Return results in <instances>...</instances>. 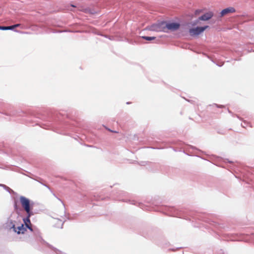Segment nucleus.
<instances>
[{
  "instance_id": "nucleus-1",
  "label": "nucleus",
  "mask_w": 254,
  "mask_h": 254,
  "mask_svg": "<svg viewBox=\"0 0 254 254\" xmlns=\"http://www.w3.org/2000/svg\"><path fill=\"white\" fill-rule=\"evenodd\" d=\"M19 200L22 208L26 211L27 214L28 215V217H30L33 214L31 212L29 199L24 196H21L19 198Z\"/></svg>"
},
{
  "instance_id": "nucleus-2",
  "label": "nucleus",
  "mask_w": 254,
  "mask_h": 254,
  "mask_svg": "<svg viewBox=\"0 0 254 254\" xmlns=\"http://www.w3.org/2000/svg\"><path fill=\"white\" fill-rule=\"evenodd\" d=\"M208 27V26H205L204 27H197L194 28H191L189 30V33L191 36H197L203 32Z\"/></svg>"
},
{
  "instance_id": "nucleus-3",
  "label": "nucleus",
  "mask_w": 254,
  "mask_h": 254,
  "mask_svg": "<svg viewBox=\"0 0 254 254\" xmlns=\"http://www.w3.org/2000/svg\"><path fill=\"white\" fill-rule=\"evenodd\" d=\"M150 29L157 32L163 31L167 32L165 27V22H164L151 25Z\"/></svg>"
},
{
  "instance_id": "nucleus-4",
  "label": "nucleus",
  "mask_w": 254,
  "mask_h": 254,
  "mask_svg": "<svg viewBox=\"0 0 254 254\" xmlns=\"http://www.w3.org/2000/svg\"><path fill=\"white\" fill-rule=\"evenodd\" d=\"M13 230L17 233L18 234H24V232L26 231V228L24 226L23 224H21L19 226H15L13 225L11 228Z\"/></svg>"
},
{
  "instance_id": "nucleus-5",
  "label": "nucleus",
  "mask_w": 254,
  "mask_h": 254,
  "mask_svg": "<svg viewBox=\"0 0 254 254\" xmlns=\"http://www.w3.org/2000/svg\"><path fill=\"white\" fill-rule=\"evenodd\" d=\"M166 30L167 31L168 30L172 31L176 30L180 27V24L177 23H166L165 22Z\"/></svg>"
},
{
  "instance_id": "nucleus-6",
  "label": "nucleus",
  "mask_w": 254,
  "mask_h": 254,
  "mask_svg": "<svg viewBox=\"0 0 254 254\" xmlns=\"http://www.w3.org/2000/svg\"><path fill=\"white\" fill-rule=\"evenodd\" d=\"M213 16V14L212 12H207L202 16H200L197 22L194 23L193 25L196 24L199 20L206 21L208 20Z\"/></svg>"
},
{
  "instance_id": "nucleus-7",
  "label": "nucleus",
  "mask_w": 254,
  "mask_h": 254,
  "mask_svg": "<svg viewBox=\"0 0 254 254\" xmlns=\"http://www.w3.org/2000/svg\"><path fill=\"white\" fill-rule=\"evenodd\" d=\"M236 12V9L233 7H229L223 9L221 13V16L222 17L229 13H234Z\"/></svg>"
},
{
  "instance_id": "nucleus-8",
  "label": "nucleus",
  "mask_w": 254,
  "mask_h": 254,
  "mask_svg": "<svg viewBox=\"0 0 254 254\" xmlns=\"http://www.w3.org/2000/svg\"><path fill=\"white\" fill-rule=\"evenodd\" d=\"M29 217H28V215H27V218L24 219V221L26 226L25 227L28 228L31 231H33V229L32 228V225L31 224Z\"/></svg>"
},
{
  "instance_id": "nucleus-9",
  "label": "nucleus",
  "mask_w": 254,
  "mask_h": 254,
  "mask_svg": "<svg viewBox=\"0 0 254 254\" xmlns=\"http://www.w3.org/2000/svg\"><path fill=\"white\" fill-rule=\"evenodd\" d=\"M142 38L146 40L151 41L155 39V37L143 36Z\"/></svg>"
},
{
  "instance_id": "nucleus-10",
  "label": "nucleus",
  "mask_w": 254,
  "mask_h": 254,
  "mask_svg": "<svg viewBox=\"0 0 254 254\" xmlns=\"http://www.w3.org/2000/svg\"><path fill=\"white\" fill-rule=\"evenodd\" d=\"M1 30H12V27L11 26H1Z\"/></svg>"
},
{
  "instance_id": "nucleus-11",
  "label": "nucleus",
  "mask_w": 254,
  "mask_h": 254,
  "mask_svg": "<svg viewBox=\"0 0 254 254\" xmlns=\"http://www.w3.org/2000/svg\"><path fill=\"white\" fill-rule=\"evenodd\" d=\"M20 24H15V25H12L11 27H12V29H13L15 28H16V27H18L20 26Z\"/></svg>"
},
{
  "instance_id": "nucleus-12",
  "label": "nucleus",
  "mask_w": 254,
  "mask_h": 254,
  "mask_svg": "<svg viewBox=\"0 0 254 254\" xmlns=\"http://www.w3.org/2000/svg\"><path fill=\"white\" fill-rule=\"evenodd\" d=\"M0 186H1V187H2L3 188H5V189H7V190H8V191H9L10 190H10V189L9 188L7 187H6L5 185H2V184H1V185H0Z\"/></svg>"
},
{
  "instance_id": "nucleus-13",
  "label": "nucleus",
  "mask_w": 254,
  "mask_h": 254,
  "mask_svg": "<svg viewBox=\"0 0 254 254\" xmlns=\"http://www.w3.org/2000/svg\"><path fill=\"white\" fill-rule=\"evenodd\" d=\"M200 12H201V10H195L194 14L195 15H197L199 14Z\"/></svg>"
},
{
  "instance_id": "nucleus-14",
  "label": "nucleus",
  "mask_w": 254,
  "mask_h": 254,
  "mask_svg": "<svg viewBox=\"0 0 254 254\" xmlns=\"http://www.w3.org/2000/svg\"><path fill=\"white\" fill-rule=\"evenodd\" d=\"M71 6H72V7H75V6L74 5H71Z\"/></svg>"
}]
</instances>
